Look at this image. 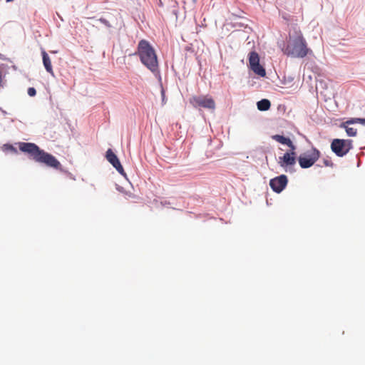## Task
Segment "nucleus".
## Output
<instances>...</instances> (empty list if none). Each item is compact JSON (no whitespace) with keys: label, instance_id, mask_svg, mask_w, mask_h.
Here are the masks:
<instances>
[{"label":"nucleus","instance_id":"obj_1","mask_svg":"<svg viewBox=\"0 0 365 365\" xmlns=\"http://www.w3.org/2000/svg\"><path fill=\"white\" fill-rule=\"evenodd\" d=\"M282 52L292 58H304L312 51L308 48L307 43L299 29L294 28L289 32L287 44L282 47Z\"/></svg>","mask_w":365,"mask_h":365},{"label":"nucleus","instance_id":"obj_2","mask_svg":"<svg viewBox=\"0 0 365 365\" xmlns=\"http://www.w3.org/2000/svg\"><path fill=\"white\" fill-rule=\"evenodd\" d=\"M19 149L24 153H29L33 160L37 163L45 164L46 166L56 169H61V163L51 154L41 150L38 145L32 143H21Z\"/></svg>","mask_w":365,"mask_h":365},{"label":"nucleus","instance_id":"obj_3","mask_svg":"<svg viewBox=\"0 0 365 365\" xmlns=\"http://www.w3.org/2000/svg\"><path fill=\"white\" fill-rule=\"evenodd\" d=\"M137 53L141 63L154 75L160 76L157 54L153 47L146 40H141L138 45Z\"/></svg>","mask_w":365,"mask_h":365},{"label":"nucleus","instance_id":"obj_4","mask_svg":"<svg viewBox=\"0 0 365 365\" xmlns=\"http://www.w3.org/2000/svg\"><path fill=\"white\" fill-rule=\"evenodd\" d=\"M319 157L320 152L317 148H312L299 157V164L302 168H309L318 160Z\"/></svg>","mask_w":365,"mask_h":365},{"label":"nucleus","instance_id":"obj_5","mask_svg":"<svg viewBox=\"0 0 365 365\" xmlns=\"http://www.w3.org/2000/svg\"><path fill=\"white\" fill-rule=\"evenodd\" d=\"M331 148L337 156L342 157L352 148V140L334 139L331 142Z\"/></svg>","mask_w":365,"mask_h":365},{"label":"nucleus","instance_id":"obj_6","mask_svg":"<svg viewBox=\"0 0 365 365\" xmlns=\"http://www.w3.org/2000/svg\"><path fill=\"white\" fill-rule=\"evenodd\" d=\"M190 104L195 108H203L210 110H215V102L214 99L208 96H194L190 98Z\"/></svg>","mask_w":365,"mask_h":365},{"label":"nucleus","instance_id":"obj_7","mask_svg":"<svg viewBox=\"0 0 365 365\" xmlns=\"http://www.w3.org/2000/svg\"><path fill=\"white\" fill-rule=\"evenodd\" d=\"M249 64L251 70L257 75L264 77L266 75L265 69L259 64V56L255 51H252L249 55Z\"/></svg>","mask_w":365,"mask_h":365},{"label":"nucleus","instance_id":"obj_8","mask_svg":"<svg viewBox=\"0 0 365 365\" xmlns=\"http://www.w3.org/2000/svg\"><path fill=\"white\" fill-rule=\"evenodd\" d=\"M278 163L285 171L292 172L296 164V157L292 153H285L283 156L279 158Z\"/></svg>","mask_w":365,"mask_h":365},{"label":"nucleus","instance_id":"obj_9","mask_svg":"<svg viewBox=\"0 0 365 365\" xmlns=\"http://www.w3.org/2000/svg\"><path fill=\"white\" fill-rule=\"evenodd\" d=\"M288 182L287 178L285 175H281L269 181V186L277 193L281 192L287 186Z\"/></svg>","mask_w":365,"mask_h":365},{"label":"nucleus","instance_id":"obj_10","mask_svg":"<svg viewBox=\"0 0 365 365\" xmlns=\"http://www.w3.org/2000/svg\"><path fill=\"white\" fill-rule=\"evenodd\" d=\"M107 160L116 169V170L121 175H125L124 169L120 164L116 155L112 151L111 149H108L106 152Z\"/></svg>","mask_w":365,"mask_h":365},{"label":"nucleus","instance_id":"obj_11","mask_svg":"<svg viewBox=\"0 0 365 365\" xmlns=\"http://www.w3.org/2000/svg\"><path fill=\"white\" fill-rule=\"evenodd\" d=\"M41 54H42V58H43V66H44L46 71L48 72L49 73H51V75H53V68H52V65H51V61L48 53L44 50H43L41 51Z\"/></svg>","mask_w":365,"mask_h":365},{"label":"nucleus","instance_id":"obj_12","mask_svg":"<svg viewBox=\"0 0 365 365\" xmlns=\"http://www.w3.org/2000/svg\"><path fill=\"white\" fill-rule=\"evenodd\" d=\"M257 108L261 111H266L269 109L271 103L267 99H262L257 102Z\"/></svg>","mask_w":365,"mask_h":365},{"label":"nucleus","instance_id":"obj_13","mask_svg":"<svg viewBox=\"0 0 365 365\" xmlns=\"http://www.w3.org/2000/svg\"><path fill=\"white\" fill-rule=\"evenodd\" d=\"M272 139L276 140L277 142L282 144V145H287L291 144V140L289 138L284 137L281 135H274L272 136Z\"/></svg>","mask_w":365,"mask_h":365},{"label":"nucleus","instance_id":"obj_14","mask_svg":"<svg viewBox=\"0 0 365 365\" xmlns=\"http://www.w3.org/2000/svg\"><path fill=\"white\" fill-rule=\"evenodd\" d=\"M346 131L349 136H355L356 135V129L354 128L346 127Z\"/></svg>","mask_w":365,"mask_h":365},{"label":"nucleus","instance_id":"obj_15","mask_svg":"<svg viewBox=\"0 0 365 365\" xmlns=\"http://www.w3.org/2000/svg\"><path fill=\"white\" fill-rule=\"evenodd\" d=\"M287 145L290 148L288 153H292V155L296 157V146L293 144L292 141L291 140V144H287Z\"/></svg>","mask_w":365,"mask_h":365},{"label":"nucleus","instance_id":"obj_16","mask_svg":"<svg viewBox=\"0 0 365 365\" xmlns=\"http://www.w3.org/2000/svg\"><path fill=\"white\" fill-rule=\"evenodd\" d=\"M361 123L362 124H365V118H354V119L346 122V123Z\"/></svg>","mask_w":365,"mask_h":365},{"label":"nucleus","instance_id":"obj_17","mask_svg":"<svg viewBox=\"0 0 365 365\" xmlns=\"http://www.w3.org/2000/svg\"><path fill=\"white\" fill-rule=\"evenodd\" d=\"M3 148H4V150H10L14 153L17 152L16 149L11 145L5 144V145H4Z\"/></svg>","mask_w":365,"mask_h":365},{"label":"nucleus","instance_id":"obj_18","mask_svg":"<svg viewBox=\"0 0 365 365\" xmlns=\"http://www.w3.org/2000/svg\"><path fill=\"white\" fill-rule=\"evenodd\" d=\"M323 164L326 167H333V163L330 158H325L323 160Z\"/></svg>","mask_w":365,"mask_h":365},{"label":"nucleus","instance_id":"obj_19","mask_svg":"<svg viewBox=\"0 0 365 365\" xmlns=\"http://www.w3.org/2000/svg\"><path fill=\"white\" fill-rule=\"evenodd\" d=\"M27 93H28V95L29 96H35L36 94V91L34 88L33 87H31V88H29L28 91H27Z\"/></svg>","mask_w":365,"mask_h":365},{"label":"nucleus","instance_id":"obj_20","mask_svg":"<svg viewBox=\"0 0 365 365\" xmlns=\"http://www.w3.org/2000/svg\"><path fill=\"white\" fill-rule=\"evenodd\" d=\"M100 21L108 27L110 26L109 22L106 19L101 18Z\"/></svg>","mask_w":365,"mask_h":365},{"label":"nucleus","instance_id":"obj_21","mask_svg":"<svg viewBox=\"0 0 365 365\" xmlns=\"http://www.w3.org/2000/svg\"><path fill=\"white\" fill-rule=\"evenodd\" d=\"M162 95L164 97V91H162Z\"/></svg>","mask_w":365,"mask_h":365}]
</instances>
